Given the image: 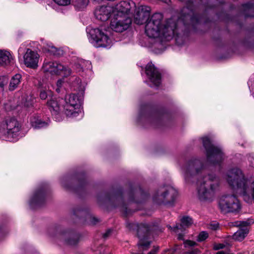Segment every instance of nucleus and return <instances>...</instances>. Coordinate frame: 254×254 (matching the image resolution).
Returning a JSON list of instances; mask_svg holds the SVG:
<instances>
[{
  "label": "nucleus",
  "mask_w": 254,
  "mask_h": 254,
  "mask_svg": "<svg viewBox=\"0 0 254 254\" xmlns=\"http://www.w3.org/2000/svg\"><path fill=\"white\" fill-rule=\"evenodd\" d=\"M20 123L14 118H7L0 124V136L9 140L16 139L21 130Z\"/></svg>",
  "instance_id": "4"
},
{
  "label": "nucleus",
  "mask_w": 254,
  "mask_h": 254,
  "mask_svg": "<svg viewBox=\"0 0 254 254\" xmlns=\"http://www.w3.org/2000/svg\"><path fill=\"white\" fill-rule=\"evenodd\" d=\"M23 58L24 64L26 67L35 69L38 66L40 56L36 52L27 49Z\"/></svg>",
  "instance_id": "14"
},
{
  "label": "nucleus",
  "mask_w": 254,
  "mask_h": 254,
  "mask_svg": "<svg viewBox=\"0 0 254 254\" xmlns=\"http://www.w3.org/2000/svg\"><path fill=\"white\" fill-rule=\"evenodd\" d=\"M132 254H139V253H132Z\"/></svg>",
  "instance_id": "48"
},
{
  "label": "nucleus",
  "mask_w": 254,
  "mask_h": 254,
  "mask_svg": "<svg viewBox=\"0 0 254 254\" xmlns=\"http://www.w3.org/2000/svg\"><path fill=\"white\" fill-rule=\"evenodd\" d=\"M193 221L192 219L189 216H185L182 218L181 224L180 225L177 224L175 227H172L169 226L172 230L177 232L178 229H182L184 227H188L192 225Z\"/></svg>",
  "instance_id": "22"
},
{
  "label": "nucleus",
  "mask_w": 254,
  "mask_h": 254,
  "mask_svg": "<svg viewBox=\"0 0 254 254\" xmlns=\"http://www.w3.org/2000/svg\"><path fill=\"white\" fill-rule=\"evenodd\" d=\"M106 253H107V254H108V253H109L108 252H106Z\"/></svg>",
  "instance_id": "49"
},
{
  "label": "nucleus",
  "mask_w": 254,
  "mask_h": 254,
  "mask_svg": "<svg viewBox=\"0 0 254 254\" xmlns=\"http://www.w3.org/2000/svg\"><path fill=\"white\" fill-rule=\"evenodd\" d=\"M178 238H179V239H182V236H181V235H180L179 236Z\"/></svg>",
  "instance_id": "47"
},
{
  "label": "nucleus",
  "mask_w": 254,
  "mask_h": 254,
  "mask_svg": "<svg viewBox=\"0 0 254 254\" xmlns=\"http://www.w3.org/2000/svg\"><path fill=\"white\" fill-rule=\"evenodd\" d=\"M8 78L6 76H0V87H3L8 82Z\"/></svg>",
  "instance_id": "34"
},
{
  "label": "nucleus",
  "mask_w": 254,
  "mask_h": 254,
  "mask_svg": "<svg viewBox=\"0 0 254 254\" xmlns=\"http://www.w3.org/2000/svg\"><path fill=\"white\" fill-rule=\"evenodd\" d=\"M86 4V2H85L84 4H81L80 5V7H84L85 5Z\"/></svg>",
  "instance_id": "46"
},
{
  "label": "nucleus",
  "mask_w": 254,
  "mask_h": 254,
  "mask_svg": "<svg viewBox=\"0 0 254 254\" xmlns=\"http://www.w3.org/2000/svg\"><path fill=\"white\" fill-rule=\"evenodd\" d=\"M12 57L10 53L6 50H0V65H6L10 64Z\"/></svg>",
  "instance_id": "23"
},
{
  "label": "nucleus",
  "mask_w": 254,
  "mask_h": 254,
  "mask_svg": "<svg viewBox=\"0 0 254 254\" xmlns=\"http://www.w3.org/2000/svg\"><path fill=\"white\" fill-rule=\"evenodd\" d=\"M149 8L145 6H141L134 15V22L137 24H142L149 15Z\"/></svg>",
  "instance_id": "19"
},
{
  "label": "nucleus",
  "mask_w": 254,
  "mask_h": 254,
  "mask_svg": "<svg viewBox=\"0 0 254 254\" xmlns=\"http://www.w3.org/2000/svg\"><path fill=\"white\" fill-rule=\"evenodd\" d=\"M59 100L55 98H52L47 102V106L51 111L52 114L55 116V118L57 121H60V112L61 108L59 104Z\"/></svg>",
  "instance_id": "18"
},
{
  "label": "nucleus",
  "mask_w": 254,
  "mask_h": 254,
  "mask_svg": "<svg viewBox=\"0 0 254 254\" xmlns=\"http://www.w3.org/2000/svg\"><path fill=\"white\" fill-rule=\"evenodd\" d=\"M225 179L233 190L243 196L245 201L254 199V181L250 183L240 169L233 168L229 169Z\"/></svg>",
  "instance_id": "2"
},
{
  "label": "nucleus",
  "mask_w": 254,
  "mask_h": 254,
  "mask_svg": "<svg viewBox=\"0 0 254 254\" xmlns=\"http://www.w3.org/2000/svg\"><path fill=\"white\" fill-rule=\"evenodd\" d=\"M43 50L46 52L56 56H60L63 54V51L57 49L52 45H47L44 47Z\"/></svg>",
  "instance_id": "27"
},
{
  "label": "nucleus",
  "mask_w": 254,
  "mask_h": 254,
  "mask_svg": "<svg viewBox=\"0 0 254 254\" xmlns=\"http://www.w3.org/2000/svg\"><path fill=\"white\" fill-rule=\"evenodd\" d=\"M89 35L90 42L96 47L109 48L112 44V41L107 34L99 28L92 29Z\"/></svg>",
  "instance_id": "8"
},
{
  "label": "nucleus",
  "mask_w": 254,
  "mask_h": 254,
  "mask_svg": "<svg viewBox=\"0 0 254 254\" xmlns=\"http://www.w3.org/2000/svg\"><path fill=\"white\" fill-rule=\"evenodd\" d=\"M88 223L91 225H95L99 222V220L93 216L90 215L87 218Z\"/></svg>",
  "instance_id": "33"
},
{
  "label": "nucleus",
  "mask_w": 254,
  "mask_h": 254,
  "mask_svg": "<svg viewBox=\"0 0 254 254\" xmlns=\"http://www.w3.org/2000/svg\"><path fill=\"white\" fill-rule=\"evenodd\" d=\"M66 237L68 236L69 239L67 240H65V243L69 245H74L78 242V240L77 238V236L72 235H70L69 234H66Z\"/></svg>",
  "instance_id": "29"
},
{
  "label": "nucleus",
  "mask_w": 254,
  "mask_h": 254,
  "mask_svg": "<svg viewBox=\"0 0 254 254\" xmlns=\"http://www.w3.org/2000/svg\"><path fill=\"white\" fill-rule=\"evenodd\" d=\"M32 126L35 128H40L46 127L48 123L42 121L40 119L35 117L32 118L30 120Z\"/></svg>",
  "instance_id": "26"
},
{
  "label": "nucleus",
  "mask_w": 254,
  "mask_h": 254,
  "mask_svg": "<svg viewBox=\"0 0 254 254\" xmlns=\"http://www.w3.org/2000/svg\"><path fill=\"white\" fill-rule=\"evenodd\" d=\"M158 250V248H154L153 250H152L148 254H156V253H157Z\"/></svg>",
  "instance_id": "41"
},
{
  "label": "nucleus",
  "mask_w": 254,
  "mask_h": 254,
  "mask_svg": "<svg viewBox=\"0 0 254 254\" xmlns=\"http://www.w3.org/2000/svg\"><path fill=\"white\" fill-rule=\"evenodd\" d=\"M62 83H63V81L62 80H59L57 81V84L58 86L61 87Z\"/></svg>",
  "instance_id": "42"
},
{
  "label": "nucleus",
  "mask_w": 254,
  "mask_h": 254,
  "mask_svg": "<svg viewBox=\"0 0 254 254\" xmlns=\"http://www.w3.org/2000/svg\"><path fill=\"white\" fill-rule=\"evenodd\" d=\"M115 12V11L113 6L107 5L102 6L96 8L94 14L97 19L102 21H105L107 20L112 15L114 16Z\"/></svg>",
  "instance_id": "16"
},
{
  "label": "nucleus",
  "mask_w": 254,
  "mask_h": 254,
  "mask_svg": "<svg viewBox=\"0 0 254 254\" xmlns=\"http://www.w3.org/2000/svg\"><path fill=\"white\" fill-rule=\"evenodd\" d=\"M52 95V92L50 90H42L40 94V98L42 100H45L48 96H51Z\"/></svg>",
  "instance_id": "30"
},
{
  "label": "nucleus",
  "mask_w": 254,
  "mask_h": 254,
  "mask_svg": "<svg viewBox=\"0 0 254 254\" xmlns=\"http://www.w3.org/2000/svg\"><path fill=\"white\" fill-rule=\"evenodd\" d=\"M113 7L115 11L114 15L119 14V15H127L131 8L130 3L126 1H121Z\"/></svg>",
  "instance_id": "20"
},
{
  "label": "nucleus",
  "mask_w": 254,
  "mask_h": 254,
  "mask_svg": "<svg viewBox=\"0 0 254 254\" xmlns=\"http://www.w3.org/2000/svg\"><path fill=\"white\" fill-rule=\"evenodd\" d=\"M22 80V75L20 74L17 73L13 76L9 82V90L13 91L16 89L20 84Z\"/></svg>",
  "instance_id": "24"
},
{
  "label": "nucleus",
  "mask_w": 254,
  "mask_h": 254,
  "mask_svg": "<svg viewBox=\"0 0 254 254\" xmlns=\"http://www.w3.org/2000/svg\"><path fill=\"white\" fill-rule=\"evenodd\" d=\"M202 169V166L199 160L190 161L182 169L185 180L189 181L190 177L199 175L201 173Z\"/></svg>",
  "instance_id": "13"
},
{
  "label": "nucleus",
  "mask_w": 254,
  "mask_h": 254,
  "mask_svg": "<svg viewBox=\"0 0 254 254\" xmlns=\"http://www.w3.org/2000/svg\"><path fill=\"white\" fill-rule=\"evenodd\" d=\"M184 18L188 19H191V21H192V18H190V16L188 15H186L184 16Z\"/></svg>",
  "instance_id": "44"
},
{
  "label": "nucleus",
  "mask_w": 254,
  "mask_h": 254,
  "mask_svg": "<svg viewBox=\"0 0 254 254\" xmlns=\"http://www.w3.org/2000/svg\"><path fill=\"white\" fill-rule=\"evenodd\" d=\"M202 141L206 150L208 161L216 164L219 163L223 160L224 155L221 149L212 144L210 139L207 136L202 137Z\"/></svg>",
  "instance_id": "6"
},
{
  "label": "nucleus",
  "mask_w": 254,
  "mask_h": 254,
  "mask_svg": "<svg viewBox=\"0 0 254 254\" xmlns=\"http://www.w3.org/2000/svg\"><path fill=\"white\" fill-rule=\"evenodd\" d=\"M184 245L186 247L187 246H193L196 245V243L193 241L187 240L184 242Z\"/></svg>",
  "instance_id": "38"
},
{
  "label": "nucleus",
  "mask_w": 254,
  "mask_h": 254,
  "mask_svg": "<svg viewBox=\"0 0 254 254\" xmlns=\"http://www.w3.org/2000/svg\"><path fill=\"white\" fill-rule=\"evenodd\" d=\"M44 196V192L42 190H39L36 192L30 201V205L31 206H33L35 204L39 205L43 200Z\"/></svg>",
  "instance_id": "25"
},
{
  "label": "nucleus",
  "mask_w": 254,
  "mask_h": 254,
  "mask_svg": "<svg viewBox=\"0 0 254 254\" xmlns=\"http://www.w3.org/2000/svg\"><path fill=\"white\" fill-rule=\"evenodd\" d=\"M219 181L214 175L209 174L198 181L197 196L201 201L211 200L219 190Z\"/></svg>",
  "instance_id": "3"
},
{
  "label": "nucleus",
  "mask_w": 254,
  "mask_h": 254,
  "mask_svg": "<svg viewBox=\"0 0 254 254\" xmlns=\"http://www.w3.org/2000/svg\"><path fill=\"white\" fill-rule=\"evenodd\" d=\"M178 195L177 190L171 186H165L161 188L154 199L158 202H162L167 204H172L175 201Z\"/></svg>",
  "instance_id": "9"
},
{
  "label": "nucleus",
  "mask_w": 254,
  "mask_h": 254,
  "mask_svg": "<svg viewBox=\"0 0 254 254\" xmlns=\"http://www.w3.org/2000/svg\"><path fill=\"white\" fill-rule=\"evenodd\" d=\"M33 101L31 100H28L26 101L24 104V108L25 110H30L33 107Z\"/></svg>",
  "instance_id": "35"
},
{
  "label": "nucleus",
  "mask_w": 254,
  "mask_h": 254,
  "mask_svg": "<svg viewBox=\"0 0 254 254\" xmlns=\"http://www.w3.org/2000/svg\"><path fill=\"white\" fill-rule=\"evenodd\" d=\"M112 230L111 229H109L103 235V237L105 238V239H106L108 237H109L111 235V233H112Z\"/></svg>",
  "instance_id": "39"
},
{
  "label": "nucleus",
  "mask_w": 254,
  "mask_h": 254,
  "mask_svg": "<svg viewBox=\"0 0 254 254\" xmlns=\"http://www.w3.org/2000/svg\"><path fill=\"white\" fill-rule=\"evenodd\" d=\"M91 63L89 61H85L82 59H77L75 63L74 68L77 72L83 71L86 69H90L91 68Z\"/></svg>",
  "instance_id": "21"
},
{
  "label": "nucleus",
  "mask_w": 254,
  "mask_h": 254,
  "mask_svg": "<svg viewBox=\"0 0 254 254\" xmlns=\"http://www.w3.org/2000/svg\"><path fill=\"white\" fill-rule=\"evenodd\" d=\"M199 252L198 249L193 250L187 253L186 254H199Z\"/></svg>",
  "instance_id": "40"
},
{
  "label": "nucleus",
  "mask_w": 254,
  "mask_h": 254,
  "mask_svg": "<svg viewBox=\"0 0 254 254\" xmlns=\"http://www.w3.org/2000/svg\"><path fill=\"white\" fill-rule=\"evenodd\" d=\"M219 207L224 213L236 212L240 210L241 205L237 197L233 194H224L219 198Z\"/></svg>",
  "instance_id": "7"
},
{
  "label": "nucleus",
  "mask_w": 254,
  "mask_h": 254,
  "mask_svg": "<svg viewBox=\"0 0 254 254\" xmlns=\"http://www.w3.org/2000/svg\"><path fill=\"white\" fill-rule=\"evenodd\" d=\"M55 3L61 6H66L70 4L71 0H53Z\"/></svg>",
  "instance_id": "31"
},
{
  "label": "nucleus",
  "mask_w": 254,
  "mask_h": 254,
  "mask_svg": "<svg viewBox=\"0 0 254 254\" xmlns=\"http://www.w3.org/2000/svg\"><path fill=\"white\" fill-rule=\"evenodd\" d=\"M163 16L162 14L156 13L147 19L145 25V33L150 38H160L162 40L169 41L176 33L178 26L180 24H186L184 18H179L175 22L170 19L167 21L166 24L162 25Z\"/></svg>",
  "instance_id": "1"
},
{
  "label": "nucleus",
  "mask_w": 254,
  "mask_h": 254,
  "mask_svg": "<svg viewBox=\"0 0 254 254\" xmlns=\"http://www.w3.org/2000/svg\"><path fill=\"white\" fill-rule=\"evenodd\" d=\"M208 237V234L205 231H202L199 233L197 237V240L201 242L206 239Z\"/></svg>",
  "instance_id": "32"
},
{
  "label": "nucleus",
  "mask_w": 254,
  "mask_h": 254,
  "mask_svg": "<svg viewBox=\"0 0 254 254\" xmlns=\"http://www.w3.org/2000/svg\"><path fill=\"white\" fill-rule=\"evenodd\" d=\"M219 227V224L217 222H212L210 225V228L212 230H217Z\"/></svg>",
  "instance_id": "37"
},
{
  "label": "nucleus",
  "mask_w": 254,
  "mask_h": 254,
  "mask_svg": "<svg viewBox=\"0 0 254 254\" xmlns=\"http://www.w3.org/2000/svg\"><path fill=\"white\" fill-rule=\"evenodd\" d=\"M43 69L45 72H49L52 74H62L64 76H69L71 73V70L69 67L56 62H45L43 65Z\"/></svg>",
  "instance_id": "11"
},
{
  "label": "nucleus",
  "mask_w": 254,
  "mask_h": 254,
  "mask_svg": "<svg viewBox=\"0 0 254 254\" xmlns=\"http://www.w3.org/2000/svg\"><path fill=\"white\" fill-rule=\"evenodd\" d=\"M135 224H128V225H127V227L129 228V229H131L133 226H135Z\"/></svg>",
  "instance_id": "43"
},
{
  "label": "nucleus",
  "mask_w": 254,
  "mask_h": 254,
  "mask_svg": "<svg viewBox=\"0 0 254 254\" xmlns=\"http://www.w3.org/2000/svg\"><path fill=\"white\" fill-rule=\"evenodd\" d=\"M131 23V19L127 15H114L112 19L110 27L111 28L117 32H122L127 30Z\"/></svg>",
  "instance_id": "12"
},
{
  "label": "nucleus",
  "mask_w": 254,
  "mask_h": 254,
  "mask_svg": "<svg viewBox=\"0 0 254 254\" xmlns=\"http://www.w3.org/2000/svg\"><path fill=\"white\" fill-rule=\"evenodd\" d=\"M225 247V245L223 244H216L214 245L213 249L215 250H218L220 249H222Z\"/></svg>",
  "instance_id": "36"
},
{
  "label": "nucleus",
  "mask_w": 254,
  "mask_h": 254,
  "mask_svg": "<svg viewBox=\"0 0 254 254\" xmlns=\"http://www.w3.org/2000/svg\"><path fill=\"white\" fill-rule=\"evenodd\" d=\"M73 87L74 90L78 92V94L81 95L83 94L85 89V86L82 83L80 79H76V81L73 83Z\"/></svg>",
  "instance_id": "28"
},
{
  "label": "nucleus",
  "mask_w": 254,
  "mask_h": 254,
  "mask_svg": "<svg viewBox=\"0 0 254 254\" xmlns=\"http://www.w3.org/2000/svg\"><path fill=\"white\" fill-rule=\"evenodd\" d=\"M216 254H226L225 252L223 251H219Z\"/></svg>",
  "instance_id": "45"
},
{
  "label": "nucleus",
  "mask_w": 254,
  "mask_h": 254,
  "mask_svg": "<svg viewBox=\"0 0 254 254\" xmlns=\"http://www.w3.org/2000/svg\"><path fill=\"white\" fill-rule=\"evenodd\" d=\"M249 223L247 221L235 222L234 226L241 227L233 235V239L236 241H242L247 236L249 229L248 227Z\"/></svg>",
  "instance_id": "17"
},
{
  "label": "nucleus",
  "mask_w": 254,
  "mask_h": 254,
  "mask_svg": "<svg viewBox=\"0 0 254 254\" xmlns=\"http://www.w3.org/2000/svg\"><path fill=\"white\" fill-rule=\"evenodd\" d=\"M145 72L152 86L158 87L161 83L160 73L152 63H149L146 66Z\"/></svg>",
  "instance_id": "15"
},
{
  "label": "nucleus",
  "mask_w": 254,
  "mask_h": 254,
  "mask_svg": "<svg viewBox=\"0 0 254 254\" xmlns=\"http://www.w3.org/2000/svg\"><path fill=\"white\" fill-rule=\"evenodd\" d=\"M137 233L139 238L138 248L139 251H146L150 247V227L148 224L141 223L137 225Z\"/></svg>",
  "instance_id": "10"
},
{
  "label": "nucleus",
  "mask_w": 254,
  "mask_h": 254,
  "mask_svg": "<svg viewBox=\"0 0 254 254\" xmlns=\"http://www.w3.org/2000/svg\"><path fill=\"white\" fill-rule=\"evenodd\" d=\"M81 99L75 94H71L66 96L65 104L64 106L65 114L71 118H78L80 119L83 114L81 109Z\"/></svg>",
  "instance_id": "5"
}]
</instances>
